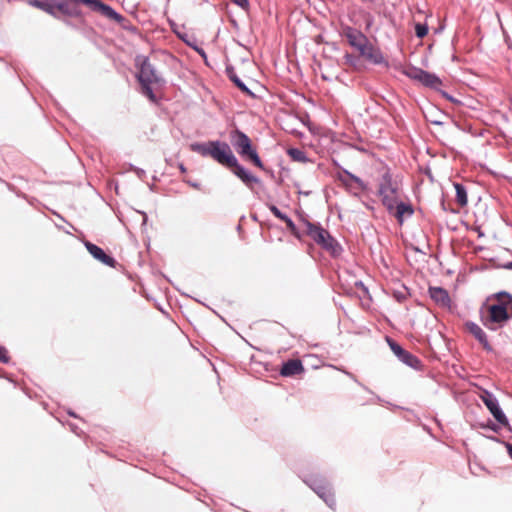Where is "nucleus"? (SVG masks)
<instances>
[{"instance_id":"nucleus-25","label":"nucleus","mask_w":512,"mask_h":512,"mask_svg":"<svg viewBox=\"0 0 512 512\" xmlns=\"http://www.w3.org/2000/svg\"><path fill=\"white\" fill-rule=\"evenodd\" d=\"M244 161L252 163L255 167L259 169H265V165L263 161L261 160L257 149L254 148L252 151L247 153L244 157H241Z\"/></svg>"},{"instance_id":"nucleus-15","label":"nucleus","mask_w":512,"mask_h":512,"mask_svg":"<svg viewBox=\"0 0 512 512\" xmlns=\"http://www.w3.org/2000/svg\"><path fill=\"white\" fill-rule=\"evenodd\" d=\"M465 327L469 333H471L475 339L483 346L487 352H492L493 348L490 345L487 335L484 330L475 322L467 321Z\"/></svg>"},{"instance_id":"nucleus-63","label":"nucleus","mask_w":512,"mask_h":512,"mask_svg":"<svg viewBox=\"0 0 512 512\" xmlns=\"http://www.w3.org/2000/svg\"><path fill=\"white\" fill-rule=\"evenodd\" d=\"M322 78H323L324 80H327V79H328L325 75H322Z\"/></svg>"},{"instance_id":"nucleus-56","label":"nucleus","mask_w":512,"mask_h":512,"mask_svg":"<svg viewBox=\"0 0 512 512\" xmlns=\"http://www.w3.org/2000/svg\"><path fill=\"white\" fill-rule=\"evenodd\" d=\"M170 25H171V28H172V30H173V31H174V30H177V29H176V27H177V24H176V23H174V22H172V21H171V22H170Z\"/></svg>"},{"instance_id":"nucleus-62","label":"nucleus","mask_w":512,"mask_h":512,"mask_svg":"<svg viewBox=\"0 0 512 512\" xmlns=\"http://www.w3.org/2000/svg\"><path fill=\"white\" fill-rule=\"evenodd\" d=\"M153 180L154 181H158V177L157 176H153Z\"/></svg>"},{"instance_id":"nucleus-55","label":"nucleus","mask_w":512,"mask_h":512,"mask_svg":"<svg viewBox=\"0 0 512 512\" xmlns=\"http://www.w3.org/2000/svg\"><path fill=\"white\" fill-rule=\"evenodd\" d=\"M137 168H138L137 166H135V165H133V164H131V163L129 164V170H130V171H133V172H134V171H135V169H137Z\"/></svg>"},{"instance_id":"nucleus-7","label":"nucleus","mask_w":512,"mask_h":512,"mask_svg":"<svg viewBox=\"0 0 512 512\" xmlns=\"http://www.w3.org/2000/svg\"><path fill=\"white\" fill-rule=\"evenodd\" d=\"M479 397L495 421L501 424L503 427L508 428L509 431H512L509 419L501 408L497 397L487 389H483Z\"/></svg>"},{"instance_id":"nucleus-58","label":"nucleus","mask_w":512,"mask_h":512,"mask_svg":"<svg viewBox=\"0 0 512 512\" xmlns=\"http://www.w3.org/2000/svg\"><path fill=\"white\" fill-rule=\"evenodd\" d=\"M345 373H346L348 376H350L351 378H353V379L357 382V380L355 379V377H354V375H353V374H351L350 372H345Z\"/></svg>"},{"instance_id":"nucleus-44","label":"nucleus","mask_w":512,"mask_h":512,"mask_svg":"<svg viewBox=\"0 0 512 512\" xmlns=\"http://www.w3.org/2000/svg\"><path fill=\"white\" fill-rule=\"evenodd\" d=\"M498 267L505 269V270H512V261H508L503 264H499Z\"/></svg>"},{"instance_id":"nucleus-34","label":"nucleus","mask_w":512,"mask_h":512,"mask_svg":"<svg viewBox=\"0 0 512 512\" xmlns=\"http://www.w3.org/2000/svg\"><path fill=\"white\" fill-rule=\"evenodd\" d=\"M267 207L270 210V212L278 219L282 218L283 215L285 214L275 204L268 203Z\"/></svg>"},{"instance_id":"nucleus-28","label":"nucleus","mask_w":512,"mask_h":512,"mask_svg":"<svg viewBox=\"0 0 512 512\" xmlns=\"http://www.w3.org/2000/svg\"><path fill=\"white\" fill-rule=\"evenodd\" d=\"M345 64L352 67L354 70L359 71L361 69V60L359 56L346 53L344 55Z\"/></svg>"},{"instance_id":"nucleus-50","label":"nucleus","mask_w":512,"mask_h":512,"mask_svg":"<svg viewBox=\"0 0 512 512\" xmlns=\"http://www.w3.org/2000/svg\"><path fill=\"white\" fill-rule=\"evenodd\" d=\"M67 414L70 416V417H73V418H79V416L72 410V409H68L67 410Z\"/></svg>"},{"instance_id":"nucleus-22","label":"nucleus","mask_w":512,"mask_h":512,"mask_svg":"<svg viewBox=\"0 0 512 512\" xmlns=\"http://www.w3.org/2000/svg\"><path fill=\"white\" fill-rule=\"evenodd\" d=\"M501 427H503L501 424L496 421H492L490 418H487L485 421H477L472 424L473 429L491 430L494 433H499Z\"/></svg>"},{"instance_id":"nucleus-17","label":"nucleus","mask_w":512,"mask_h":512,"mask_svg":"<svg viewBox=\"0 0 512 512\" xmlns=\"http://www.w3.org/2000/svg\"><path fill=\"white\" fill-rule=\"evenodd\" d=\"M341 36L345 37L349 45L355 48L360 42L365 41L367 37L362 31L349 25H344L341 28Z\"/></svg>"},{"instance_id":"nucleus-24","label":"nucleus","mask_w":512,"mask_h":512,"mask_svg":"<svg viewBox=\"0 0 512 512\" xmlns=\"http://www.w3.org/2000/svg\"><path fill=\"white\" fill-rule=\"evenodd\" d=\"M287 155L295 162H299V163L309 162V158H308L306 152L299 148H296V147L288 148Z\"/></svg>"},{"instance_id":"nucleus-54","label":"nucleus","mask_w":512,"mask_h":512,"mask_svg":"<svg viewBox=\"0 0 512 512\" xmlns=\"http://www.w3.org/2000/svg\"><path fill=\"white\" fill-rule=\"evenodd\" d=\"M64 23H65L67 26H70V27H72V28H76V26H75V25H73V23H72L71 21H69V20H65V21H64Z\"/></svg>"},{"instance_id":"nucleus-42","label":"nucleus","mask_w":512,"mask_h":512,"mask_svg":"<svg viewBox=\"0 0 512 512\" xmlns=\"http://www.w3.org/2000/svg\"><path fill=\"white\" fill-rule=\"evenodd\" d=\"M355 286L361 288L365 294L369 293L368 288L364 285V283L361 280L356 281Z\"/></svg>"},{"instance_id":"nucleus-57","label":"nucleus","mask_w":512,"mask_h":512,"mask_svg":"<svg viewBox=\"0 0 512 512\" xmlns=\"http://www.w3.org/2000/svg\"><path fill=\"white\" fill-rule=\"evenodd\" d=\"M251 218H252V220H254V221H258V217H257V215H256V214H252V215H251Z\"/></svg>"},{"instance_id":"nucleus-2","label":"nucleus","mask_w":512,"mask_h":512,"mask_svg":"<svg viewBox=\"0 0 512 512\" xmlns=\"http://www.w3.org/2000/svg\"><path fill=\"white\" fill-rule=\"evenodd\" d=\"M83 4L92 11L100 13L102 16L116 23L122 24L126 19L117 12L112 6L102 2L101 0H55V11L68 17L82 18L83 12L79 7Z\"/></svg>"},{"instance_id":"nucleus-29","label":"nucleus","mask_w":512,"mask_h":512,"mask_svg":"<svg viewBox=\"0 0 512 512\" xmlns=\"http://www.w3.org/2000/svg\"><path fill=\"white\" fill-rule=\"evenodd\" d=\"M342 172L345 174V176L352 182H354L355 184H357V186L361 189V190H366L367 189V185L366 183L358 176H356L355 174L349 172L348 170L344 169V168H341Z\"/></svg>"},{"instance_id":"nucleus-60","label":"nucleus","mask_w":512,"mask_h":512,"mask_svg":"<svg viewBox=\"0 0 512 512\" xmlns=\"http://www.w3.org/2000/svg\"><path fill=\"white\" fill-rule=\"evenodd\" d=\"M442 30H443V27H439L435 32H436V33H439V32H441Z\"/></svg>"},{"instance_id":"nucleus-40","label":"nucleus","mask_w":512,"mask_h":512,"mask_svg":"<svg viewBox=\"0 0 512 512\" xmlns=\"http://www.w3.org/2000/svg\"><path fill=\"white\" fill-rule=\"evenodd\" d=\"M134 173L137 175V177L141 180H144V178L146 177V172L144 169L142 168H137L135 169Z\"/></svg>"},{"instance_id":"nucleus-21","label":"nucleus","mask_w":512,"mask_h":512,"mask_svg":"<svg viewBox=\"0 0 512 512\" xmlns=\"http://www.w3.org/2000/svg\"><path fill=\"white\" fill-rule=\"evenodd\" d=\"M369 62L375 64V65H385L388 67V62L385 60L383 53L379 48L371 46L369 52L367 53L365 57Z\"/></svg>"},{"instance_id":"nucleus-38","label":"nucleus","mask_w":512,"mask_h":512,"mask_svg":"<svg viewBox=\"0 0 512 512\" xmlns=\"http://www.w3.org/2000/svg\"><path fill=\"white\" fill-rule=\"evenodd\" d=\"M184 182L186 184H188L190 187L194 188V189H198L199 190L200 187H201V184L199 182L193 181L191 179H185Z\"/></svg>"},{"instance_id":"nucleus-51","label":"nucleus","mask_w":512,"mask_h":512,"mask_svg":"<svg viewBox=\"0 0 512 512\" xmlns=\"http://www.w3.org/2000/svg\"><path fill=\"white\" fill-rule=\"evenodd\" d=\"M140 213H141V215L143 216L142 224L144 225V224H146V223H147L148 216H147L146 212H144V211H141Z\"/></svg>"},{"instance_id":"nucleus-5","label":"nucleus","mask_w":512,"mask_h":512,"mask_svg":"<svg viewBox=\"0 0 512 512\" xmlns=\"http://www.w3.org/2000/svg\"><path fill=\"white\" fill-rule=\"evenodd\" d=\"M301 221L306 227V235L323 250L329 252L333 257H337L342 253L343 248L341 244L328 230L323 228L320 222H311L304 216H301Z\"/></svg>"},{"instance_id":"nucleus-37","label":"nucleus","mask_w":512,"mask_h":512,"mask_svg":"<svg viewBox=\"0 0 512 512\" xmlns=\"http://www.w3.org/2000/svg\"><path fill=\"white\" fill-rule=\"evenodd\" d=\"M235 5L239 6L242 9H247L249 7V0H231Z\"/></svg>"},{"instance_id":"nucleus-11","label":"nucleus","mask_w":512,"mask_h":512,"mask_svg":"<svg viewBox=\"0 0 512 512\" xmlns=\"http://www.w3.org/2000/svg\"><path fill=\"white\" fill-rule=\"evenodd\" d=\"M231 172L252 192L254 191V185H261L260 178L255 176L245 166L240 164L239 160L231 168Z\"/></svg>"},{"instance_id":"nucleus-1","label":"nucleus","mask_w":512,"mask_h":512,"mask_svg":"<svg viewBox=\"0 0 512 512\" xmlns=\"http://www.w3.org/2000/svg\"><path fill=\"white\" fill-rule=\"evenodd\" d=\"M512 319V294L501 290L487 297L482 306L481 322L489 330L497 331Z\"/></svg>"},{"instance_id":"nucleus-31","label":"nucleus","mask_w":512,"mask_h":512,"mask_svg":"<svg viewBox=\"0 0 512 512\" xmlns=\"http://www.w3.org/2000/svg\"><path fill=\"white\" fill-rule=\"evenodd\" d=\"M372 44L370 43L369 39L366 37L365 41L360 42L354 49H356L359 52V55L362 57H366L367 53L369 52Z\"/></svg>"},{"instance_id":"nucleus-59","label":"nucleus","mask_w":512,"mask_h":512,"mask_svg":"<svg viewBox=\"0 0 512 512\" xmlns=\"http://www.w3.org/2000/svg\"><path fill=\"white\" fill-rule=\"evenodd\" d=\"M148 186H149V189H150L151 191H154V189H155L154 184H149Z\"/></svg>"},{"instance_id":"nucleus-52","label":"nucleus","mask_w":512,"mask_h":512,"mask_svg":"<svg viewBox=\"0 0 512 512\" xmlns=\"http://www.w3.org/2000/svg\"><path fill=\"white\" fill-rule=\"evenodd\" d=\"M124 29L135 32L137 28L133 25L130 26H123Z\"/></svg>"},{"instance_id":"nucleus-10","label":"nucleus","mask_w":512,"mask_h":512,"mask_svg":"<svg viewBox=\"0 0 512 512\" xmlns=\"http://www.w3.org/2000/svg\"><path fill=\"white\" fill-rule=\"evenodd\" d=\"M230 141L240 157L255 148L249 136L237 127L230 131Z\"/></svg>"},{"instance_id":"nucleus-45","label":"nucleus","mask_w":512,"mask_h":512,"mask_svg":"<svg viewBox=\"0 0 512 512\" xmlns=\"http://www.w3.org/2000/svg\"><path fill=\"white\" fill-rule=\"evenodd\" d=\"M191 47H192L195 51H197V52H198L202 57H205V58H206V53H205V51H204V49H203V48H200V47H198L197 45H194V44H193Z\"/></svg>"},{"instance_id":"nucleus-49","label":"nucleus","mask_w":512,"mask_h":512,"mask_svg":"<svg viewBox=\"0 0 512 512\" xmlns=\"http://www.w3.org/2000/svg\"><path fill=\"white\" fill-rule=\"evenodd\" d=\"M178 168H179V170H180V172H181L182 174L187 173V168H186V166H185L183 163H181V162H180V163H178Z\"/></svg>"},{"instance_id":"nucleus-13","label":"nucleus","mask_w":512,"mask_h":512,"mask_svg":"<svg viewBox=\"0 0 512 512\" xmlns=\"http://www.w3.org/2000/svg\"><path fill=\"white\" fill-rule=\"evenodd\" d=\"M428 293L430 298L443 308L451 307V298L448 291L441 286H429Z\"/></svg>"},{"instance_id":"nucleus-23","label":"nucleus","mask_w":512,"mask_h":512,"mask_svg":"<svg viewBox=\"0 0 512 512\" xmlns=\"http://www.w3.org/2000/svg\"><path fill=\"white\" fill-rule=\"evenodd\" d=\"M456 192V202L460 207H465L468 204V195L466 187L459 182H454Z\"/></svg>"},{"instance_id":"nucleus-48","label":"nucleus","mask_w":512,"mask_h":512,"mask_svg":"<svg viewBox=\"0 0 512 512\" xmlns=\"http://www.w3.org/2000/svg\"><path fill=\"white\" fill-rule=\"evenodd\" d=\"M487 439L491 440V441H494V442H497V443H501L504 442L503 440L499 439L497 436H493V435H490V436H486Z\"/></svg>"},{"instance_id":"nucleus-30","label":"nucleus","mask_w":512,"mask_h":512,"mask_svg":"<svg viewBox=\"0 0 512 512\" xmlns=\"http://www.w3.org/2000/svg\"><path fill=\"white\" fill-rule=\"evenodd\" d=\"M414 30H415L416 37L419 39H422L428 34L429 27H428L427 23L417 22L414 26Z\"/></svg>"},{"instance_id":"nucleus-35","label":"nucleus","mask_w":512,"mask_h":512,"mask_svg":"<svg viewBox=\"0 0 512 512\" xmlns=\"http://www.w3.org/2000/svg\"><path fill=\"white\" fill-rule=\"evenodd\" d=\"M0 362L4 364H8L10 362V357L8 355L7 349L0 345Z\"/></svg>"},{"instance_id":"nucleus-12","label":"nucleus","mask_w":512,"mask_h":512,"mask_svg":"<svg viewBox=\"0 0 512 512\" xmlns=\"http://www.w3.org/2000/svg\"><path fill=\"white\" fill-rule=\"evenodd\" d=\"M83 244L89 254L97 261L101 262L102 264L111 267L116 268L118 262L117 260L110 254H107L103 248L100 246L88 241L84 240Z\"/></svg>"},{"instance_id":"nucleus-39","label":"nucleus","mask_w":512,"mask_h":512,"mask_svg":"<svg viewBox=\"0 0 512 512\" xmlns=\"http://www.w3.org/2000/svg\"><path fill=\"white\" fill-rule=\"evenodd\" d=\"M425 118L428 122H430L433 125L442 126L444 124L442 120L430 118L428 115H425Z\"/></svg>"},{"instance_id":"nucleus-47","label":"nucleus","mask_w":512,"mask_h":512,"mask_svg":"<svg viewBox=\"0 0 512 512\" xmlns=\"http://www.w3.org/2000/svg\"><path fill=\"white\" fill-rule=\"evenodd\" d=\"M69 427H70V429H71V431H72L73 433H75V434L79 435V433H80V432H79V428H78V426H77L76 424H74V423H69Z\"/></svg>"},{"instance_id":"nucleus-61","label":"nucleus","mask_w":512,"mask_h":512,"mask_svg":"<svg viewBox=\"0 0 512 512\" xmlns=\"http://www.w3.org/2000/svg\"><path fill=\"white\" fill-rule=\"evenodd\" d=\"M282 181H283L282 179H279V180H276V183H277L278 185H281Z\"/></svg>"},{"instance_id":"nucleus-20","label":"nucleus","mask_w":512,"mask_h":512,"mask_svg":"<svg viewBox=\"0 0 512 512\" xmlns=\"http://www.w3.org/2000/svg\"><path fill=\"white\" fill-rule=\"evenodd\" d=\"M28 4L48 13L49 15L57 17V13L55 11V0H28Z\"/></svg>"},{"instance_id":"nucleus-26","label":"nucleus","mask_w":512,"mask_h":512,"mask_svg":"<svg viewBox=\"0 0 512 512\" xmlns=\"http://www.w3.org/2000/svg\"><path fill=\"white\" fill-rule=\"evenodd\" d=\"M279 220L283 221L288 230L291 232V234L297 238V239H301L302 238V234L300 233V231L298 230L296 224L294 223V221L291 219L290 216H288L286 213L283 215L282 218H280Z\"/></svg>"},{"instance_id":"nucleus-46","label":"nucleus","mask_w":512,"mask_h":512,"mask_svg":"<svg viewBox=\"0 0 512 512\" xmlns=\"http://www.w3.org/2000/svg\"><path fill=\"white\" fill-rule=\"evenodd\" d=\"M261 170L264 171L265 173H267L271 179L275 180V172L272 169L267 168L265 166V169H261Z\"/></svg>"},{"instance_id":"nucleus-27","label":"nucleus","mask_w":512,"mask_h":512,"mask_svg":"<svg viewBox=\"0 0 512 512\" xmlns=\"http://www.w3.org/2000/svg\"><path fill=\"white\" fill-rule=\"evenodd\" d=\"M424 69L422 68H418V67H415V66H410L408 67L405 71H404V74L412 79V80H415L417 82L420 83L421 79H422V73H424Z\"/></svg>"},{"instance_id":"nucleus-41","label":"nucleus","mask_w":512,"mask_h":512,"mask_svg":"<svg viewBox=\"0 0 512 512\" xmlns=\"http://www.w3.org/2000/svg\"><path fill=\"white\" fill-rule=\"evenodd\" d=\"M502 444L505 446L508 456L510 459H512V443L510 442H502Z\"/></svg>"},{"instance_id":"nucleus-6","label":"nucleus","mask_w":512,"mask_h":512,"mask_svg":"<svg viewBox=\"0 0 512 512\" xmlns=\"http://www.w3.org/2000/svg\"><path fill=\"white\" fill-rule=\"evenodd\" d=\"M303 482L310 487L319 498L332 510L336 509V498L332 484L321 474L310 473L304 476Z\"/></svg>"},{"instance_id":"nucleus-4","label":"nucleus","mask_w":512,"mask_h":512,"mask_svg":"<svg viewBox=\"0 0 512 512\" xmlns=\"http://www.w3.org/2000/svg\"><path fill=\"white\" fill-rule=\"evenodd\" d=\"M135 64L138 67V72L135 77L141 86L142 94L151 102L157 103L158 97L154 93L151 85L155 84L159 87H163L166 84V80L157 72L148 57L137 56Z\"/></svg>"},{"instance_id":"nucleus-43","label":"nucleus","mask_w":512,"mask_h":512,"mask_svg":"<svg viewBox=\"0 0 512 512\" xmlns=\"http://www.w3.org/2000/svg\"><path fill=\"white\" fill-rule=\"evenodd\" d=\"M441 207L444 211H450L451 213H458V211L456 209L447 207L444 199L441 200Z\"/></svg>"},{"instance_id":"nucleus-64","label":"nucleus","mask_w":512,"mask_h":512,"mask_svg":"<svg viewBox=\"0 0 512 512\" xmlns=\"http://www.w3.org/2000/svg\"><path fill=\"white\" fill-rule=\"evenodd\" d=\"M336 163V166H338V168H342L341 165H339V163L335 162Z\"/></svg>"},{"instance_id":"nucleus-32","label":"nucleus","mask_w":512,"mask_h":512,"mask_svg":"<svg viewBox=\"0 0 512 512\" xmlns=\"http://www.w3.org/2000/svg\"><path fill=\"white\" fill-rule=\"evenodd\" d=\"M409 295L408 288L403 285V290H395L393 292V297L399 303L405 301Z\"/></svg>"},{"instance_id":"nucleus-9","label":"nucleus","mask_w":512,"mask_h":512,"mask_svg":"<svg viewBox=\"0 0 512 512\" xmlns=\"http://www.w3.org/2000/svg\"><path fill=\"white\" fill-rule=\"evenodd\" d=\"M378 194L381 197L382 204L392 215L400 200L396 196V188L392 186L389 174L383 176V181L379 184Z\"/></svg>"},{"instance_id":"nucleus-33","label":"nucleus","mask_w":512,"mask_h":512,"mask_svg":"<svg viewBox=\"0 0 512 512\" xmlns=\"http://www.w3.org/2000/svg\"><path fill=\"white\" fill-rule=\"evenodd\" d=\"M443 98H445L446 100H448L449 102L451 103H454V104H462V102L460 100H458L457 98H455L453 95L449 94L448 92L442 90L441 88L437 91Z\"/></svg>"},{"instance_id":"nucleus-8","label":"nucleus","mask_w":512,"mask_h":512,"mask_svg":"<svg viewBox=\"0 0 512 512\" xmlns=\"http://www.w3.org/2000/svg\"><path fill=\"white\" fill-rule=\"evenodd\" d=\"M386 341L391 351L400 362L416 371L423 369V363L419 357L405 350L398 342L390 337H386Z\"/></svg>"},{"instance_id":"nucleus-18","label":"nucleus","mask_w":512,"mask_h":512,"mask_svg":"<svg viewBox=\"0 0 512 512\" xmlns=\"http://www.w3.org/2000/svg\"><path fill=\"white\" fill-rule=\"evenodd\" d=\"M421 75H422L421 76L422 79H421L420 83L424 87L438 91L443 84L440 77L433 72H429V71L425 70L424 73H422Z\"/></svg>"},{"instance_id":"nucleus-3","label":"nucleus","mask_w":512,"mask_h":512,"mask_svg":"<svg viewBox=\"0 0 512 512\" xmlns=\"http://www.w3.org/2000/svg\"><path fill=\"white\" fill-rule=\"evenodd\" d=\"M189 148L192 152L198 153L202 157H210L218 164L228 168H231L238 160L230 145L221 140L193 142L189 145Z\"/></svg>"},{"instance_id":"nucleus-16","label":"nucleus","mask_w":512,"mask_h":512,"mask_svg":"<svg viewBox=\"0 0 512 512\" xmlns=\"http://www.w3.org/2000/svg\"><path fill=\"white\" fill-rule=\"evenodd\" d=\"M305 371L303 363L300 359H288L282 362L279 373L283 377H293Z\"/></svg>"},{"instance_id":"nucleus-36","label":"nucleus","mask_w":512,"mask_h":512,"mask_svg":"<svg viewBox=\"0 0 512 512\" xmlns=\"http://www.w3.org/2000/svg\"><path fill=\"white\" fill-rule=\"evenodd\" d=\"M174 33L177 35V37L182 40L184 43H186L188 46H192L193 44L189 41L188 35L186 33H180L177 30H174Z\"/></svg>"},{"instance_id":"nucleus-19","label":"nucleus","mask_w":512,"mask_h":512,"mask_svg":"<svg viewBox=\"0 0 512 512\" xmlns=\"http://www.w3.org/2000/svg\"><path fill=\"white\" fill-rule=\"evenodd\" d=\"M413 213L414 208L410 203L399 201V203L395 206V210L392 215L396 218L397 222L402 225L404 222V217H410L413 215Z\"/></svg>"},{"instance_id":"nucleus-14","label":"nucleus","mask_w":512,"mask_h":512,"mask_svg":"<svg viewBox=\"0 0 512 512\" xmlns=\"http://www.w3.org/2000/svg\"><path fill=\"white\" fill-rule=\"evenodd\" d=\"M225 74L228 79L246 96L249 98L255 99L256 94L238 77L235 72V68L233 65L228 64L225 68Z\"/></svg>"},{"instance_id":"nucleus-53","label":"nucleus","mask_w":512,"mask_h":512,"mask_svg":"<svg viewBox=\"0 0 512 512\" xmlns=\"http://www.w3.org/2000/svg\"><path fill=\"white\" fill-rule=\"evenodd\" d=\"M338 179H339L343 184L348 185L347 180H346L342 175H339V176H338Z\"/></svg>"}]
</instances>
